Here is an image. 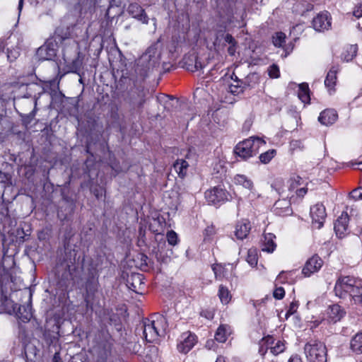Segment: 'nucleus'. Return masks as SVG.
<instances>
[{
	"instance_id": "nucleus-42",
	"label": "nucleus",
	"mask_w": 362,
	"mask_h": 362,
	"mask_svg": "<svg viewBox=\"0 0 362 362\" xmlns=\"http://www.w3.org/2000/svg\"><path fill=\"white\" fill-rule=\"evenodd\" d=\"M44 337L48 345H51L58 340V338L57 337L51 336L49 333H45Z\"/></svg>"
},
{
	"instance_id": "nucleus-3",
	"label": "nucleus",
	"mask_w": 362,
	"mask_h": 362,
	"mask_svg": "<svg viewBox=\"0 0 362 362\" xmlns=\"http://www.w3.org/2000/svg\"><path fill=\"white\" fill-rule=\"evenodd\" d=\"M4 279L0 278V306L2 310L9 314L15 313L16 317L22 322H28L32 317L31 307L30 305H21L15 303L7 296V291L4 286Z\"/></svg>"
},
{
	"instance_id": "nucleus-57",
	"label": "nucleus",
	"mask_w": 362,
	"mask_h": 362,
	"mask_svg": "<svg viewBox=\"0 0 362 362\" xmlns=\"http://www.w3.org/2000/svg\"><path fill=\"white\" fill-rule=\"evenodd\" d=\"M213 340H208L206 344V346L208 347L209 349H211L213 344H214Z\"/></svg>"
},
{
	"instance_id": "nucleus-13",
	"label": "nucleus",
	"mask_w": 362,
	"mask_h": 362,
	"mask_svg": "<svg viewBox=\"0 0 362 362\" xmlns=\"http://www.w3.org/2000/svg\"><path fill=\"white\" fill-rule=\"evenodd\" d=\"M143 328L144 336L147 341L153 342L160 337L151 318L144 320Z\"/></svg>"
},
{
	"instance_id": "nucleus-14",
	"label": "nucleus",
	"mask_w": 362,
	"mask_h": 362,
	"mask_svg": "<svg viewBox=\"0 0 362 362\" xmlns=\"http://www.w3.org/2000/svg\"><path fill=\"white\" fill-rule=\"evenodd\" d=\"M349 219L347 213L343 212L334 223V230L340 238L344 235L348 229Z\"/></svg>"
},
{
	"instance_id": "nucleus-44",
	"label": "nucleus",
	"mask_w": 362,
	"mask_h": 362,
	"mask_svg": "<svg viewBox=\"0 0 362 362\" xmlns=\"http://www.w3.org/2000/svg\"><path fill=\"white\" fill-rule=\"evenodd\" d=\"M151 57V55H149V57ZM153 58H154L153 59H152L151 58L149 59L148 68H150V67L154 68L159 64V62H158L159 55H158L157 57H153Z\"/></svg>"
},
{
	"instance_id": "nucleus-48",
	"label": "nucleus",
	"mask_w": 362,
	"mask_h": 362,
	"mask_svg": "<svg viewBox=\"0 0 362 362\" xmlns=\"http://www.w3.org/2000/svg\"><path fill=\"white\" fill-rule=\"evenodd\" d=\"M189 64H194V62H191L189 56L185 57L183 59V67L187 70V67H190Z\"/></svg>"
},
{
	"instance_id": "nucleus-18",
	"label": "nucleus",
	"mask_w": 362,
	"mask_h": 362,
	"mask_svg": "<svg viewBox=\"0 0 362 362\" xmlns=\"http://www.w3.org/2000/svg\"><path fill=\"white\" fill-rule=\"evenodd\" d=\"M345 311L338 304L330 305L328 308L327 315L329 322L335 323L339 321L345 315Z\"/></svg>"
},
{
	"instance_id": "nucleus-34",
	"label": "nucleus",
	"mask_w": 362,
	"mask_h": 362,
	"mask_svg": "<svg viewBox=\"0 0 362 362\" xmlns=\"http://www.w3.org/2000/svg\"><path fill=\"white\" fill-rule=\"evenodd\" d=\"M286 35L282 32H277L272 37L273 44L275 47H281L285 42Z\"/></svg>"
},
{
	"instance_id": "nucleus-50",
	"label": "nucleus",
	"mask_w": 362,
	"mask_h": 362,
	"mask_svg": "<svg viewBox=\"0 0 362 362\" xmlns=\"http://www.w3.org/2000/svg\"><path fill=\"white\" fill-rule=\"evenodd\" d=\"M308 189L305 187H301L296 191V194L298 197H304V195L307 193Z\"/></svg>"
},
{
	"instance_id": "nucleus-52",
	"label": "nucleus",
	"mask_w": 362,
	"mask_h": 362,
	"mask_svg": "<svg viewBox=\"0 0 362 362\" xmlns=\"http://www.w3.org/2000/svg\"><path fill=\"white\" fill-rule=\"evenodd\" d=\"M205 233H206V235H211L214 234L215 233L214 227L213 226H208L205 229Z\"/></svg>"
},
{
	"instance_id": "nucleus-12",
	"label": "nucleus",
	"mask_w": 362,
	"mask_h": 362,
	"mask_svg": "<svg viewBox=\"0 0 362 362\" xmlns=\"http://www.w3.org/2000/svg\"><path fill=\"white\" fill-rule=\"evenodd\" d=\"M127 12L134 18L142 22L144 24L148 23V18L144 9L137 3L130 4L127 8Z\"/></svg>"
},
{
	"instance_id": "nucleus-38",
	"label": "nucleus",
	"mask_w": 362,
	"mask_h": 362,
	"mask_svg": "<svg viewBox=\"0 0 362 362\" xmlns=\"http://www.w3.org/2000/svg\"><path fill=\"white\" fill-rule=\"evenodd\" d=\"M268 74L270 78H278L280 76L279 68L276 64H272L268 68Z\"/></svg>"
},
{
	"instance_id": "nucleus-28",
	"label": "nucleus",
	"mask_w": 362,
	"mask_h": 362,
	"mask_svg": "<svg viewBox=\"0 0 362 362\" xmlns=\"http://www.w3.org/2000/svg\"><path fill=\"white\" fill-rule=\"evenodd\" d=\"M298 98L303 103H309L310 101V90L308 83H301L299 85Z\"/></svg>"
},
{
	"instance_id": "nucleus-16",
	"label": "nucleus",
	"mask_w": 362,
	"mask_h": 362,
	"mask_svg": "<svg viewBox=\"0 0 362 362\" xmlns=\"http://www.w3.org/2000/svg\"><path fill=\"white\" fill-rule=\"evenodd\" d=\"M151 320L153 325H155L156 329L158 331L159 336H163L168 326L167 319L162 315L154 314L151 317Z\"/></svg>"
},
{
	"instance_id": "nucleus-41",
	"label": "nucleus",
	"mask_w": 362,
	"mask_h": 362,
	"mask_svg": "<svg viewBox=\"0 0 362 362\" xmlns=\"http://www.w3.org/2000/svg\"><path fill=\"white\" fill-rule=\"evenodd\" d=\"M273 296L276 299H282L285 296V291L284 288L281 286L276 288V289L274 291Z\"/></svg>"
},
{
	"instance_id": "nucleus-17",
	"label": "nucleus",
	"mask_w": 362,
	"mask_h": 362,
	"mask_svg": "<svg viewBox=\"0 0 362 362\" xmlns=\"http://www.w3.org/2000/svg\"><path fill=\"white\" fill-rule=\"evenodd\" d=\"M36 55L39 60H50L56 56V50L50 45H43L37 49Z\"/></svg>"
},
{
	"instance_id": "nucleus-22",
	"label": "nucleus",
	"mask_w": 362,
	"mask_h": 362,
	"mask_svg": "<svg viewBox=\"0 0 362 362\" xmlns=\"http://www.w3.org/2000/svg\"><path fill=\"white\" fill-rule=\"evenodd\" d=\"M189 166V163L184 159H177L173 163V168L181 179L187 176Z\"/></svg>"
},
{
	"instance_id": "nucleus-51",
	"label": "nucleus",
	"mask_w": 362,
	"mask_h": 362,
	"mask_svg": "<svg viewBox=\"0 0 362 362\" xmlns=\"http://www.w3.org/2000/svg\"><path fill=\"white\" fill-rule=\"evenodd\" d=\"M236 45L237 44L230 45L229 47L228 48V52L230 55L233 56L235 54L236 51Z\"/></svg>"
},
{
	"instance_id": "nucleus-62",
	"label": "nucleus",
	"mask_w": 362,
	"mask_h": 362,
	"mask_svg": "<svg viewBox=\"0 0 362 362\" xmlns=\"http://www.w3.org/2000/svg\"><path fill=\"white\" fill-rule=\"evenodd\" d=\"M148 257L145 255H142L141 256V260L144 262L145 264L147 265L146 260L148 259Z\"/></svg>"
},
{
	"instance_id": "nucleus-25",
	"label": "nucleus",
	"mask_w": 362,
	"mask_h": 362,
	"mask_svg": "<svg viewBox=\"0 0 362 362\" xmlns=\"http://www.w3.org/2000/svg\"><path fill=\"white\" fill-rule=\"evenodd\" d=\"M234 182L237 185L252 191L254 189V184L251 179L245 175L238 174L234 177Z\"/></svg>"
},
{
	"instance_id": "nucleus-32",
	"label": "nucleus",
	"mask_w": 362,
	"mask_h": 362,
	"mask_svg": "<svg viewBox=\"0 0 362 362\" xmlns=\"http://www.w3.org/2000/svg\"><path fill=\"white\" fill-rule=\"evenodd\" d=\"M276 150L274 149H270L264 153H262L259 155V158L261 161V163L264 164H267L271 161V160L276 155Z\"/></svg>"
},
{
	"instance_id": "nucleus-24",
	"label": "nucleus",
	"mask_w": 362,
	"mask_h": 362,
	"mask_svg": "<svg viewBox=\"0 0 362 362\" xmlns=\"http://www.w3.org/2000/svg\"><path fill=\"white\" fill-rule=\"evenodd\" d=\"M339 68L338 65H334L331 67L328 71L327 76L325 80V85L329 88H332L336 84L337 81V74Z\"/></svg>"
},
{
	"instance_id": "nucleus-36",
	"label": "nucleus",
	"mask_w": 362,
	"mask_h": 362,
	"mask_svg": "<svg viewBox=\"0 0 362 362\" xmlns=\"http://www.w3.org/2000/svg\"><path fill=\"white\" fill-rule=\"evenodd\" d=\"M168 243L170 245H175L178 242L177 234L174 230H170L166 234Z\"/></svg>"
},
{
	"instance_id": "nucleus-53",
	"label": "nucleus",
	"mask_w": 362,
	"mask_h": 362,
	"mask_svg": "<svg viewBox=\"0 0 362 362\" xmlns=\"http://www.w3.org/2000/svg\"><path fill=\"white\" fill-rule=\"evenodd\" d=\"M267 349H268L267 346H264V345H260L259 349V353L260 354V355L264 356L267 351Z\"/></svg>"
},
{
	"instance_id": "nucleus-37",
	"label": "nucleus",
	"mask_w": 362,
	"mask_h": 362,
	"mask_svg": "<svg viewBox=\"0 0 362 362\" xmlns=\"http://www.w3.org/2000/svg\"><path fill=\"white\" fill-rule=\"evenodd\" d=\"M285 349V345L284 344L280 341L278 340L275 345L272 347H271V352L274 355H278L281 353H282Z\"/></svg>"
},
{
	"instance_id": "nucleus-11",
	"label": "nucleus",
	"mask_w": 362,
	"mask_h": 362,
	"mask_svg": "<svg viewBox=\"0 0 362 362\" xmlns=\"http://www.w3.org/2000/svg\"><path fill=\"white\" fill-rule=\"evenodd\" d=\"M144 276L139 273H132L127 279V287L135 293H141L144 288Z\"/></svg>"
},
{
	"instance_id": "nucleus-59",
	"label": "nucleus",
	"mask_w": 362,
	"mask_h": 362,
	"mask_svg": "<svg viewBox=\"0 0 362 362\" xmlns=\"http://www.w3.org/2000/svg\"><path fill=\"white\" fill-rule=\"evenodd\" d=\"M295 182L298 185H300L303 183L302 178L300 177H299V176L296 177V178L295 179Z\"/></svg>"
},
{
	"instance_id": "nucleus-55",
	"label": "nucleus",
	"mask_w": 362,
	"mask_h": 362,
	"mask_svg": "<svg viewBox=\"0 0 362 362\" xmlns=\"http://www.w3.org/2000/svg\"><path fill=\"white\" fill-rule=\"evenodd\" d=\"M4 179L8 180V175L0 172V180L1 182H5Z\"/></svg>"
},
{
	"instance_id": "nucleus-56",
	"label": "nucleus",
	"mask_w": 362,
	"mask_h": 362,
	"mask_svg": "<svg viewBox=\"0 0 362 362\" xmlns=\"http://www.w3.org/2000/svg\"><path fill=\"white\" fill-rule=\"evenodd\" d=\"M94 194L96 197V198L99 199L100 197H102L103 194L102 189H95L94 192Z\"/></svg>"
},
{
	"instance_id": "nucleus-19",
	"label": "nucleus",
	"mask_w": 362,
	"mask_h": 362,
	"mask_svg": "<svg viewBox=\"0 0 362 362\" xmlns=\"http://www.w3.org/2000/svg\"><path fill=\"white\" fill-rule=\"evenodd\" d=\"M251 230L250 222L243 220L237 223L235 226V235L239 240L246 238Z\"/></svg>"
},
{
	"instance_id": "nucleus-33",
	"label": "nucleus",
	"mask_w": 362,
	"mask_h": 362,
	"mask_svg": "<svg viewBox=\"0 0 362 362\" xmlns=\"http://www.w3.org/2000/svg\"><path fill=\"white\" fill-rule=\"evenodd\" d=\"M257 260L258 258L256 250L252 248L248 250L246 257V261L248 264L252 267H255L257 264Z\"/></svg>"
},
{
	"instance_id": "nucleus-27",
	"label": "nucleus",
	"mask_w": 362,
	"mask_h": 362,
	"mask_svg": "<svg viewBox=\"0 0 362 362\" xmlns=\"http://www.w3.org/2000/svg\"><path fill=\"white\" fill-rule=\"evenodd\" d=\"M229 334L228 329L226 325H220L215 333V339L220 342L224 343Z\"/></svg>"
},
{
	"instance_id": "nucleus-30",
	"label": "nucleus",
	"mask_w": 362,
	"mask_h": 362,
	"mask_svg": "<svg viewBox=\"0 0 362 362\" xmlns=\"http://www.w3.org/2000/svg\"><path fill=\"white\" fill-rule=\"evenodd\" d=\"M358 47L356 45H351L348 46L342 54V58L346 62L351 61L356 55Z\"/></svg>"
},
{
	"instance_id": "nucleus-39",
	"label": "nucleus",
	"mask_w": 362,
	"mask_h": 362,
	"mask_svg": "<svg viewBox=\"0 0 362 362\" xmlns=\"http://www.w3.org/2000/svg\"><path fill=\"white\" fill-rule=\"evenodd\" d=\"M350 197L355 201L362 199V188H357L354 189L349 194Z\"/></svg>"
},
{
	"instance_id": "nucleus-47",
	"label": "nucleus",
	"mask_w": 362,
	"mask_h": 362,
	"mask_svg": "<svg viewBox=\"0 0 362 362\" xmlns=\"http://www.w3.org/2000/svg\"><path fill=\"white\" fill-rule=\"evenodd\" d=\"M354 16L356 18L362 17V3L354 11Z\"/></svg>"
},
{
	"instance_id": "nucleus-60",
	"label": "nucleus",
	"mask_w": 362,
	"mask_h": 362,
	"mask_svg": "<svg viewBox=\"0 0 362 362\" xmlns=\"http://www.w3.org/2000/svg\"><path fill=\"white\" fill-rule=\"evenodd\" d=\"M352 165H358V169L360 170L361 171H362V161L353 163Z\"/></svg>"
},
{
	"instance_id": "nucleus-23",
	"label": "nucleus",
	"mask_w": 362,
	"mask_h": 362,
	"mask_svg": "<svg viewBox=\"0 0 362 362\" xmlns=\"http://www.w3.org/2000/svg\"><path fill=\"white\" fill-rule=\"evenodd\" d=\"M196 343V336L189 334L183 341L178 344L177 348L180 352L187 353L189 351Z\"/></svg>"
},
{
	"instance_id": "nucleus-26",
	"label": "nucleus",
	"mask_w": 362,
	"mask_h": 362,
	"mask_svg": "<svg viewBox=\"0 0 362 362\" xmlns=\"http://www.w3.org/2000/svg\"><path fill=\"white\" fill-rule=\"evenodd\" d=\"M249 86L248 83L243 82L240 80H237L235 84H230L228 86V92L234 95H238L244 92L247 87Z\"/></svg>"
},
{
	"instance_id": "nucleus-15",
	"label": "nucleus",
	"mask_w": 362,
	"mask_h": 362,
	"mask_svg": "<svg viewBox=\"0 0 362 362\" xmlns=\"http://www.w3.org/2000/svg\"><path fill=\"white\" fill-rule=\"evenodd\" d=\"M338 118L337 112L333 109L323 110L318 117V121L323 125L329 126L334 124Z\"/></svg>"
},
{
	"instance_id": "nucleus-2",
	"label": "nucleus",
	"mask_w": 362,
	"mask_h": 362,
	"mask_svg": "<svg viewBox=\"0 0 362 362\" xmlns=\"http://www.w3.org/2000/svg\"><path fill=\"white\" fill-rule=\"evenodd\" d=\"M64 254L59 259L56 270L59 273L60 268L64 272L62 274L61 280H69L71 279L73 272L76 270V264L83 265L84 257L78 255L79 247L76 245H71L70 240L64 243Z\"/></svg>"
},
{
	"instance_id": "nucleus-43",
	"label": "nucleus",
	"mask_w": 362,
	"mask_h": 362,
	"mask_svg": "<svg viewBox=\"0 0 362 362\" xmlns=\"http://www.w3.org/2000/svg\"><path fill=\"white\" fill-rule=\"evenodd\" d=\"M286 272H284V271H282L279 273V274L278 275V276L276 277V285H277L278 284H282V283H284L286 281Z\"/></svg>"
},
{
	"instance_id": "nucleus-40",
	"label": "nucleus",
	"mask_w": 362,
	"mask_h": 362,
	"mask_svg": "<svg viewBox=\"0 0 362 362\" xmlns=\"http://www.w3.org/2000/svg\"><path fill=\"white\" fill-rule=\"evenodd\" d=\"M298 307V303L297 301H293L291 303L288 309L286 311V317H288V316L294 314L297 311Z\"/></svg>"
},
{
	"instance_id": "nucleus-1",
	"label": "nucleus",
	"mask_w": 362,
	"mask_h": 362,
	"mask_svg": "<svg viewBox=\"0 0 362 362\" xmlns=\"http://www.w3.org/2000/svg\"><path fill=\"white\" fill-rule=\"evenodd\" d=\"M334 292L337 297L349 306L362 305V280L340 275L336 281Z\"/></svg>"
},
{
	"instance_id": "nucleus-5",
	"label": "nucleus",
	"mask_w": 362,
	"mask_h": 362,
	"mask_svg": "<svg viewBox=\"0 0 362 362\" xmlns=\"http://www.w3.org/2000/svg\"><path fill=\"white\" fill-rule=\"evenodd\" d=\"M304 352L309 362H326L327 349L324 343L312 339L304 346Z\"/></svg>"
},
{
	"instance_id": "nucleus-31",
	"label": "nucleus",
	"mask_w": 362,
	"mask_h": 362,
	"mask_svg": "<svg viewBox=\"0 0 362 362\" xmlns=\"http://www.w3.org/2000/svg\"><path fill=\"white\" fill-rule=\"evenodd\" d=\"M218 296L223 304H228L231 299V295L226 286L220 285Z\"/></svg>"
},
{
	"instance_id": "nucleus-46",
	"label": "nucleus",
	"mask_w": 362,
	"mask_h": 362,
	"mask_svg": "<svg viewBox=\"0 0 362 362\" xmlns=\"http://www.w3.org/2000/svg\"><path fill=\"white\" fill-rule=\"evenodd\" d=\"M212 270L214 272L215 276L216 279L218 278L221 275V267L219 265H213L212 266Z\"/></svg>"
},
{
	"instance_id": "nucleus-6",
	"label": "nucleus",
	"mask_w": 362,
	"mask_h": 362,
	"mask_svg": "<svg viewBox=\"0 0 362 362\" xmlns=\"http://www.w3.org/2000/svg\"><path fill=\"white\" fill-rule=\"evenodd\" d=\"M148 90L139 86L131 88L128 93L127 101L132 109L141 110L146 102Z\"/></svg>"
},
{
	"instance_id": "nucleus-49",
	"label": "nucleus",
	"mask_w": 362,
	"mask_h": 362,
	"mask_svg": "<svg viewBox=\"0 0 362 362\" xmlns=\"http://www.w3.org/2000/svg\"><path fill=\"white\" fill-rule=\"evenodd\" d=\"M288 362H303L300 356L295 354L292 355L288 360Z\"/></svg>"
},
{
	"instance_id": "nucleus-63",
	"label": "nucleus",
	"mask_w": 362,
	"mask_h": 362,
	"mask_svg": "<svg viewBox=\"0 0 362 362\" xmlns=\"http://www.w3.org/2000/svg\"><path fill=\"white\" fill-rule=\"evenodd\" d=\"M23 5V0H19V2H18V10H19V11H21Z\"/></svg>"
},
{
	"instance_id": "nucleus-54",
	"label": "nucleus",
	"mask_w": 362,
	"mask_h": 362,
	"mask_svg": "<svg viewBox=\"0 0 362 362\" xmlns=\"http://www.w3.org/2000/svg\"><path fill=\"white\" fill-rule=\"evenodd\" d=\"M53 362H63L61 357L60 354L59 352H56L53 356Z\"/></svg>"
},
{
	"instance_id": "nucleus-9",
	"label": "nucleus",
	"mask_w": 362,
	"mask_h": 362,
	"mask_svg": "<svg viewBox=\"0 0 362 362\" xmlns=\"http://www.w3.org/2000/svg\"><path fill=\"white\" fill-rule=\"evenodd\" d=\"M310 216L313 223L317 224V228L320 229L323 226L324 221L327 217L325 207L322 204L317 203L310 208Z\"/></svg>"
},
{
	"instance_id": "nucleus-8",
	"label": "nucleus",
	"mask_w": 362,
	"mask_h": 362,
	"mask_svg": "<svg viewBox=\"0 0 362 362\" xmlns=\"http://www.w3.org/2000/svg\"><path fill=\"white\" fill-rule=\"evenodd\" d=\"M322 265L323 260L317 255H315L306 261L302 269V274L305 277H309L313 274L317 272Z\"/></svg>"
},
{
	"instance_id": "nucleus-64",
	"label": "nucleus",
	"mask_w": 362,
	"mask_h": 362,
	"mask_svg": "<svg viewBox=\"0 0 362 362\" xmlns=\"http://www.w3.org/2000/svg\"><path fill=\"white\" fill-rule=\"evenodd\" d=\"M112 343H109V342L107 343V346H108V347H107V351H108L109 353L110 352V350H111V347H112Z\"/></svg>"
},
{
	"instance_id": "nucleus-10",
	"label": "nucleus",
	"mask_w": 362,
	"mask_h": 362,
	"mask_svg": "<svg viewBox=\"0 0 362 362\" xmlns=\"http://www.w3.org/2000/svg\"><path fill=\"white\" fill-rule=\"evenodd\" d=\"M205 198L212 204H217L228 199L226 191L219 187H215L205 192Z\"/></svg>"
},
{
	"instance_id": "nucleus-21",
	"label": "nucleus",
	"mask_w": 362,
	"mask_h": 362,
	"mask_svg": "<svg viewBox=\"0 0 362 362\" xmlns=\"http://www.w3.org/2000/svg\"><path fill=\"white\" fill-rule=\"evenodd\" d=\"M275 238L276 236L273 233H265L262 240V251L269 253L273 252L276 247L274 242Z\"/></svg>"
},
{
	"instance_id": "nucleus-58",
	"label": "nucleus",
	"mask_w": 362,
	"mask_h": 362,
	"mask_svg": "<svg viewBox=\"0 0 362 362\" xmlns=\"http://www.w3.org/2000/svg\"><path fill=\"white\" fill-rule=\"evenodd\" d=\"M215 362H226V358L222 356H219L217 358H216V361Z\"/></svg>"
},
{
	"instance_id": "nucleus-7",
	"label": "nucleus",
	"mask_w": 362,
	"mask_h": 362,
	"mask_svg": "<svg viewBox=\"0 0 362 362\" xmlns=\"http://www.w3.org/2000/svg\"><path fill=\"white\" fill-rule=\"evenodd\" d=\"M331 16L327 11L318 13L312 21L313 28L317 32L327 30L331 27Z\"/></svg>"
},
{
	"instance_id": "nucleus-29",
	"label": "nucleus",
	"mask_w": 362,
	"mask_h": 362,
	"mask_svg": "<svg viewBox=\"0 0 362 362\" xmlns=\"http://www.w3.org/2000/svg\"><path fill=\"white\" fill-rule=\"evenodd\" d=\"M351 349L356 354L362 353V334H357L351 341Z\"/></svg>"
},
{
	"instance_id": "nucleus-35",
	"label": "nucleus",
	"mask_w": 362,
	"mask_h": 362,
	"mask_svg": "<svg viewBox=\"0 0 362 362\" xmlns=\"http://www.w3.org/2000/svg\"><path fill=\"white\" fill-rule=\"evenodd\" d=\"M191 62H194V64H189L190 67H187V70L192 72L199 71L203 68L202 63L199 61L196 55H189Z\"/></svg>"
},
{
	"instance_id": "nucleus-4",
	"label": "nucleus",
	"mask_w": 362,
	"mask_h": 362,
	"mask_svg": "<svg viewBox=\"0 0 362 362\" xmlns=\"http://www.w3.org/2000/svg\"><path fill=\"white\" fill-rule=\"evenodd\" d=\"M266 142L259 137L252 136L237 144L235 148V153L239 157L246 160L255 156L259 148L264 146Z\"/></svg>"
},
{
	"instance_id": "nucleus-45",
	"label": "nucleus",
	"mask_w": 362,
	"mask_h": 362,
	"mask_svg": "<svg viewBox=\"0 0 362 362\" xmlns=\"http://www.w3.org/2000/svg\"><path fill=\"white\" fill-rule=\"evenodd\" d=\"M224 40L229 45L237 44V42L235 40V38L230 34L228 33L225 35Z\"/></svg>"
},
{
	"instance_id": "nucleus-20",
	"label": "nucleus",
	"mask_w": 362,
	"mask_h": 362,
	"mask_svg": "<svg viewBox=\"0 0 362 362\" xmlns=\"http://www.w3.org/2000/svg\"><path fill=\"white\" fill-rule=\"evenodd\" d=\"M274 212L279 216H287L292 213L290 203L286 200H279L274 204Z\"/></svg>"
},
{
	"instance_id": "nucleus-61",
	"label": "nucleus",
	"mask_w": 362,
	"mask_h": 362,
	"mask_svg": "<svg viewBox=\"0 0 362 362\" xmlns=\"http://www.w3.org/2000/svg\"><path fill=\"white\" fill-rule=\"evenodd\" d=\"M250 125H251L250 122V121H246L245 122V124H243V128L244 129H246V128L248 129Z\"/></svg>"
}]
</instances>
